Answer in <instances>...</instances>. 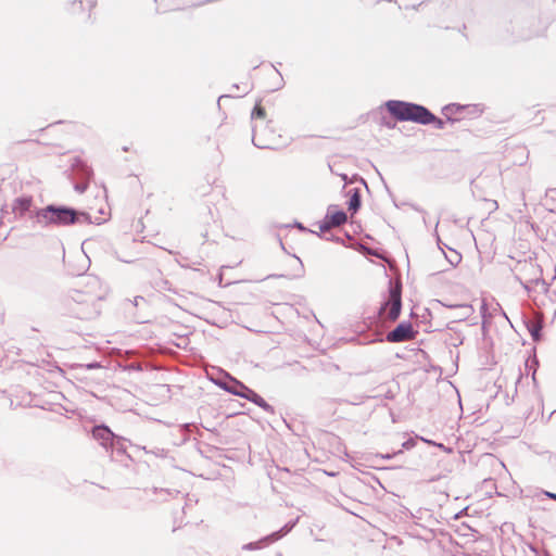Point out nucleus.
I'll use <instances>...</instances> for the list:
<instances>
[{"instance_id": "f257e3e1", "label": "nucleus", "mask_w": 556, "mask_h": 556, "mask_svg": "<svg viewBox=\"0 0 556 556\" xmlns=\"http://www.w3.org/2000/svg\"><path fill=\"white\" fill-rule=\"evenodd\" d=\"M34 224L42 228L67 227L75 224H93L91 216L74 207L58 204H48L34 211ZM101 224L100 220L96 222Z\"/></svg>"}, {"instance_id": "0eeeda50", "label": "nucleus", "mask_w": 556, "mask_h": 556, "mask_svg": "<svg viewBox=\"0 0 556 556\" xmlns=\"http://www.w3.org/2000/svg\"><path fill=\"white\" fill-rule=\"evenodd\" d=\"M415 336L416 331L413 325L409 321H402L387 333L386 340L391 343H400L413 340Z\"/></svg>"}, {"instance_id": "6ab92c4d", "label": "nucleus", "mask_w": 556, "mask_h": 556, "mask_svg": "<svg viewBox=\"0 0 556 556\" xmlns=\"http://www.w3.org/2000/svg\"><path fill=\"white\" fill-rule=\"evenodd\" d=\"M481 316H482V329H485L486 324L490 318L493 317L492 312L488 311L486 304L483 302L481 305Z\"/></svg>"}, {"instance_id": "aec40b11", "label": "nucleus", "mask_w": 556, "mask_h": 556, "mask_svg": "<svg viewBox=\"0 0 556 556\" xmlns=\"http://www.w3.org/2000/svg\"><path fill=\"white\" fill-rule=\"evenodd\" d=\"M263 543H270V541H265V538H263L262 540H260L257 542H250L248 544H244L242 546V549H244V551H255V549L261 548Z\"/></svg>"}, {"instance_id": "ddd939ff", "label": "nucleus", "mask_w": 556, "mask_h": 556, "mask_svg": "<svg viewBox=\"0 0 556 556\" xmlns=\"http://www.w3.org/2000/svg\"><path fill=\"white\" fill-rule=\"evenodd\" d=\"M333 205H330L328 207V212L326 214V219L330 220V224H332L334 227H339L346 223L348 216L346 213L342 210H338L332 212Z\"/></svg>"}, {"instance_id": "dca6fc26", "label": "nucleus", "mask_w": 556, "mask_h": 556, "mask_svg": "<svg viewBox=\"0 0 556 556\" xmlns=\"http://www.w3.org/2000/svg\"><path fill=\"white\" fill-rule=\"evenodd\" d=\"M295 522H289L285 525L280 530L273 532L271 534L265 536V541L275 542L282 536H285L287 533H289L292 528L294 527Z\"/></svg>"}, {"instance_id": "bb28decb", "label": "nucleus", "mask_w": 556, "mask_h": 556, "mask_svg": "<svg viewBox=\"0 0 556 556\" xmlns=\"http://www.w3.org/2000/svg\"><path fill=\"white\" fill-rule=\"evenodd\" d=\"M295 226L302 230V231H306V228L301 224V223H295Z\"/></svg>"}, {"instance_id": "9d476101", "label": "nucleus", "mask_w": 556, "mask_h": 556, "mask_svg": "<svg viewBox=\"0 0 556 556\" xmlns=\"http://www.w3.org/2000/svg\"><path fill=\"white\" fill-rule=\"evenodd\" d=\"M73 168L77 170V173L80 175L85 181L78 182L75 185V190L79 193H83L86 191L88 187V179L90 178L92 170L91 168L80 159H75L73 163Z\"/></svg>"}, {"instance_id": "c85d7f7f", "label": "nucleus", "mask_w": 556, "mask_h": 556, "mask_svg": "<svg viewBox=\"0 0 556 556\" xmlns=\"http://www.w3.org/2000/svg\"><path fill=\"white\" fill-rule=\"evenodd\" d=\"M551 498H554L556 500V494L555 493H546Z\"/></svg>"}, {"instance_id": "9b49d317", "label": "nucleus", "mask_w": 556, "mask_h": 556, "mask_svg": "<svg viewBox=\"0 0 556 556\" xmlns=\"http://www.w3.org/2000/svg\"><path fill=\"white\" fill-rule=\"evenodd\" d=\"M242 389V387H240ZM247 393L245 400L256 404L258 407L263 408L265 412L274 414V407L269 405L260 394L253 391L250 388H243Z\"/></svg>"}, {"instance_id": "473e14b6", "label": "nucleus", "mask_w": 556, "mask_h": 556, "mask_svg": "<svg viewBox=\"0 0 556 556\" xmlns=\"http://www.w3.org/2000/svg\"><path fill=\"white\" fill-rule=\"evenodd\" d=\"M279 556H281V555H279Z\"/></svg>"}, {"instance_id": "b1692460", "label": "nucleus", "mask_w": 556, "mask_h": 556, "mask_svg": "<svg viewBox=\"0 0 556 556\" xmlns=\"http://www.w3.org/2000/svg\"><path fill=\"white\" fill-rule=\"evenodd\" d=\"M431 124L437 129H444V127H445V122L443 119L437 117L434 114H433V119L431 121Z\"/></svg>"}, {"instance_id": "6e6552de", "label": "nucleus", "mask_w": 556, "mask_h": 556, "mask_svg": "<svg viewBox=\"0 0 556 556\" xmlns=\"http://www.w3.org/2000/svg\"><path fill=\"white\" fill-rule=\"evenodd\" d=\"M92 438L106 451L115 445V434L106 425H97L92 428Z\"/></svg>"}, {"instance_id": "20e7f679", "label": "nucleus", "mask_w": 556, "mask_h": 556, "mask_svg": "<svg viewBox=\"0 0 556 556\" xmlns=\"http://www.w3.org/2000/svg\"><path fill=\"white\" fill-rule=\"evenodd\" d=\"M401 286L390 283L388 300L379 308V316L389 321H395L402 309Z\"/></svg>"}, {"instance_id": "f8f14e48", "label": "nucleus", "mask_w": 556, "mask_h": 556, "mask_svg": "<svg viewBox=\"0 0 556 556\" xmlns=\"http://www.w3.org/2000/svg\"><path fill=\"white\" fill-rule=\"evenodd\" d=\"M218 384L225 391H227L233 395H238L243 399H245V396H247L245 391L243 389H241L240 387H242V388H248V387L245 384H243L242 382L238 381L237 379L231 378L228 382H222Z\"/></svg>"}, {"instance_id": "4be33fe9", "label": "nucleus", "mask_w": 556, "mask_h": 556, "mask_svg": "<svg viewBox=\"0 0 556 556\" xmlns=\"http://www.w3.org/2000/svg\"><path fill=\"white\" fill-rule=\"evenodd\" d=\"M78 2L81 10H91L96 3L97 0H74V3Z\"/></svg>"}, {"instance_id": "c756f323", "label": "nucleus", "mask_w": 556, "mask_h": 556, "mask_svg": "<svg viewBox=\"0 0 556 556\" xmlns=\"http://www.w3.org/2000/svg\"><path fill=\"white\" fill-rule=\"evenodd\" d=\"M383 457L390 459L392 456L390 454H388V455H386Z\"/></svg>"}, {"instance_id": "1a4fd4ad", "label": "nucleus", "mask_w": 556, "mask_h": 556, "mask_svg": "<svg viewBox=\"0 0 556 556\" xmlns=\"http://www.w3.org/2000/svg\"><path fill=\"white\" fill-rule=\"evenodd\" d=\"M36 208H33V198L31 197H20L14 199L12 203V211L15 215V217L23 218L28 217L30 220L34 222V218H31V215H34V211Z\"/></svg>"}, {"instance_id": "39448f33", "label": "nucleus", "mask_w": 556, "mask_h": 556, "mask_svg": "<svg viewBox=\"0 0 556 556\" xmlns=\"http://www.w3.org/2000/svg\"><path fill=\"white\" fill-rule=\"evenodd\" d=\"M266 117V112L263 106L256 104L251 113V119L253 122L252 125V142L258 149H273L274 140L269 138H265V128H262V125L258 121H264Z\"/></svg>"}, {"instance_id": "393cba45", "label": "nucleus", "mask_w": 556, "mask_h": 556, "mask_svg": "<svg viewBox=\"0 0 556 556\" xmlns=\"http://www.w3.org/2000/svg\"><path fill=\"white\" fill-rule=\"evenodd\" d=\"M332 227H334V226L332 224H330L329 219H326V218L319 224V230L321 232H326V231L330 230Z\"/></svg>"}, {"instance_id": "423d86ee", "label": "nucleus", "mask_w": 556, "mask_h": 556, "mask_svg": "<svg viewBox=\"0 0 556 556\" xmlns=\"http://www.w3.org/2000/svg\"><path fill=\"white\" fill-rule=\"evenodd\" d=\"M81 293L91 296L92 299L102 301L108 294V288L102 283L97 276L88 275L83 279L81 289H77Z\"/></svg>"}, {"instance_id": "f3484780", "label": "nucleus", "mask_w": 556, "mask_h": 556, "mask_svg": "<svg viewBox=\"0 0 556 556\" xmlns=\"http://www.w3.org/2000/svg\"><path fill=\"white\" fill-rule=\"evenodd\" d=\"M464 109H465L464 105H460V104H457V103H451V104L445 105L442 109V114L444 116H446L448 122L454 123L456 119L452 118V115L463 111Z\"/></svg>"}, {"instance_id": "7c9ffc66", "label": "nucleus", "mask_w": 556, "mask_h": 556, "mask_svg": "<svg viewBox=\"0 0 556 556\" xmlns=\"http://www.w3.org/2000/svg\"><path fill=\"white\" fill-rule=\"evenodd\" d=\"M415 210H416L417 212H422V213H425V212H424L422 210H420V208H417V207H416Z\"/></svg>"}, {"instance_id": "a211bd4d", "label": "nucleus", "mask_w": 556, "mask_h": 556, "mask_svg": "<svg viewBox=\"0 0 556 556\" xmlns=\"http://www.w3.org/2000/svg\"><path fill=\"white\" fill-rule=\"evenodd\" d=\"M527 328L531 334V338L534 342H539L542 338V325L536 321H530L527 325Z\"/></svg>"}, {"instance_id": "412c9836", "label": "nucleus", "mask_w": 556, "mask_h": 556, "mask_svg": "<svg viewBox=\"0 0 556 556\" xmlns=\"http://www.w3.org/2000/svg\"><path fill=\"white\" fill-rule=\"evenodd\" d=\"M446 260L451 265L456 266L460 263L462 255L457 251L451 249V255H446Z\"/></svg>"}, {"instance_id": "f03ea898", "label": "nucleus", "mask_w": 556, "mask_h": 556, "mask_svg": "<svg viewBox=\"0 0 556 556\" xmlns=\"http://www.w3.org/2000/svg\"><path fill=\"white\" fill-rule=\"evenodd\" d=\"M387 111L399 122H413L430 125L433 113L426 106L401 100H389L384 103Z\"/></svg>"}, {"instance_id": "2eb2a0df", "label": "nucleus", "mask_w": 556, "mask_h": 556, "mask_svg": "<svg viewBox=\"0 0 556 556\" xmlns=\"http://www.w3.org/2000/svg\"><path fill=\"white\" fill-rule=\"evenodd\" d=\"M453 308L457 311L455 318L459 321L466 320L473 313V307L469 304L455 305Z\"/></svg>"}, {"instance_id": "7ed1b4c3", "label": "nucleus", "mask_w": 556, "mask_h": 556, "mask_svg": "<svg viewBox=\"0 0 556 556\" xmlns=\"http://www.w3.org/2000/svg\"><path fill=\"white\" fill-rule=\"evenodd\" d=\"M100 302L86 295V293L73 290L71 301L68 302V309L79 319H92L100 314Z\"/></svg>"}, {"instance_id": "5701e85b", "label": "nucleus", "mask_w": 556, "mask_h": 556, "mask_svg": "<svg viewBox=\"0 0 556 556\" xmlns=\"http://www.w3.org/2000/svg\"><path fill=\"white\" fill-rule=\"evenodd\" d=\"M110 448L114 452H116L117 454H124L125 453V446L122 442V439L118 438L117 435L115 437V445L114 446H110Z\"/></svg>"}, {"instance_id": "4468645a", "label": "nucleus", "mask_w": 556, "mask_h": 556, "mask_svg": "<svg viewBox=\"0 0 556 556\" xmlns=\"http://www.w3.org/2000/svg\"><path fill=\"white\" fill-rule=\"evenodd\" d=\"M350 199L348 201V208L353 214L356 213L362 205V195L361 190L358 188H354L350 190Z\"/></svg>"}, {"instance_id": "a878e982", "label": "nucleus", "mask_w": 556, "mask_h": 556, "mask_svg": "<svg viewBox=\"0 0 556 556\" xmlns=\"http://www.w3.org/2000/svg\"><path fill=\"white\" fill-rule=\"evenodd\" d=\"M492 314L493 316L496 315V314H501L503 317H505L506 319H508L506 313L504 312V309L502 308V306L496 303L493 308H492Z\"/></svg>"}, {"instance_id": "cd10ccee", "label": "nucleus", "mask_w": 556, "mask_h": 556, "mask_svg": "<svg viewBox=\"0 0 556 556\" xmlns=\"http://www.w3.org/2000/svg\"><path fill=\"white\" fill-rule=\"evenodd\" d=\"M438 226H439V220L435 223V229L438 228ZM435 235H438V233L435 232ZM437 238H438V244H440L441 240H440L439 236H437Z\"/></svg>"}, {"instance_id": "2f4dec72", "label": "nucleus", "mask_w": 556, "mask_h": 556, "mask_svg": "<svg viewBox=\"0 0 556 556\" xmlns=\"http://www.w3.org/2000/svg\"><path fill=\"white\" fill-rule=\"evenodd\" d=\"M554 413H556V410Z\"/></svg>"}]
</instances>
